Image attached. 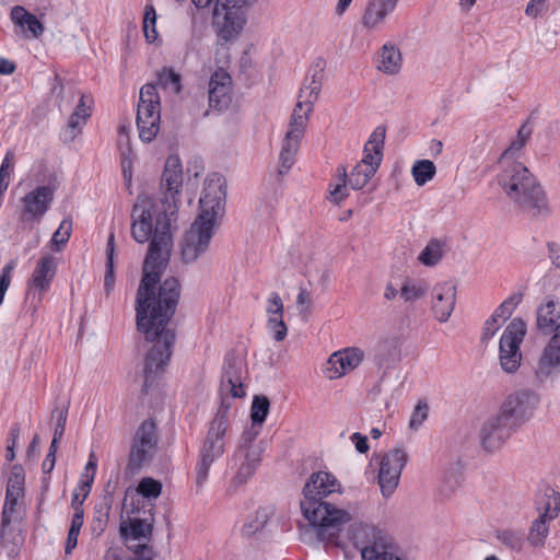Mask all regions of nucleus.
I'll return each instance as SVG.
<instances>
[{
	"mask_svg": "<svg viewBox=\"0 0 560 560\" xmlns=\"http://www.w3.org/2000/svg\"><path fill=\"white\" fill-rule=\"evenodd\" d=\"M176 214V207L158 203L148 196H138L131 210L133 240L138 243L151 241L136 299L138 330L145 340L154 341L144 360L142 396L150 393L164 373L175 342V332L167 325L176 312L182 288L175 277H168L161 283L160 279L161 270L168 261L171 223Z\"/></svg>",
	"mask_w": 560,
	"mask_h": 560,
	"instance_id": "1",
	"label": "nucleus"
},
{
	"mask_svg": "<svg viewBox=\"0 0 560 560\" xmlns=\"http://www.w3.org/2000/svg\"><path fill=\"white\" fill-rule=\"evenodd\" d=\"M245 374L246 364L244 359L234 352L226 353L220 384V407L209 423L195 466L196 485L198 488L206 485L212 464L221 458L225 452L230 429L229 410L231 405L229 398H242L246 395L243 383Z\"/></svg>",
	"mask_w": 560,
	"mask_h": 560,
	"instance_id": "2",
	"label": "nucleus"
},
{
	"mask_svg": "<svg viewBox=\"0 0 560 560\" xmlns=\"http://www.w3.org/2000/svg\"><path fill=\"white\" fill-rule=\"evenodd\" d=\"M342 486L334 474L318 470L311 474L303 489L300 506L303 516L316 529L320 541L334 542L341 526L349 521V514L337 509L327 499L340 494Z\"/></svg>",
	"mask_w": 560,
	"mask_h": 560,
	"instance_id": "3",
	"label": "nucleus"
},
{
	"mask_svg": "<svg viewBox=\"0 0 560 560\" xmlns=\"http://www.w3.org/2000/svg\"><path fill=\"white\" fill-rule=\"evenodd\" d=\"M533 133L529 121L517 130L516 138L506 148L499 160L501 172L498 182L510 199L523 209L541 210L545 207V194L528 168L516 159Z\"/></svg>",
	"mask_w": 560,
	"mask_h": 560,
	"instance_id": "4",
	"label": "nucleus"
},
{
	"mask_svg": "<svg viewBox=\"0 0 560 560\" xmlns=\"http://www.w3.org/2000/svg\"><path fill=\"white\" fill-rule=\"evenodd\" d=\"M225 198L226 185L223 176L218 173L208 176L199 199L200 212L180 242L184 262L191 264L208 250L214 234L217 217L224 209Z\"/></svg>",
	"mask_w": 560,
	"mask_h": 560,
	"instance_id": "5",
	"label": "nucleus"
},
{
	"mask_svg": "<svg viewBox=\"0 0 560 560\" xmlns=\"http://www.w3.org/2000/svg\"><path fill=\"white\" fill-rule=\"evenodd\" d=\"M325 68V59L322 57L316 58L308 71L311 81L307 84H303L300 89L299 101L293 109L289 130L283 139L279 155L278 173L280 176L287 174L295 163V156L305 133L308 116L322 90Z\"/></svg>",
	"mask_w": 560,
	"mask_h": 560,
	"instance_id": "6",
	"label": "nucleus"
},
{
	"mask_svg": "<svg viewBox=\"0 0 560 560\" xmlns=\"http://www.w3.org/2000/svg\"><path fill=\"white\" fill-rule=\"evenodd\" d=\"M257 0H191L198 9H206L212 3L213 8V25L218 28V36L229 42L238 36L243 31L246 20L247 10Z\"/></svg>",
	"mask_w": 560,
	"mask_h": 560,
	"instance_id": "7",
	"label": "nucleus"
},
{
	"mask_svg": "<svg viewBox=\"0 0 560 560\" xmlns=\"http://www.w3.org/2000/svg\"><path fill=\"white\" fill-rule=\"evenodd\" d=\"M24 483L25 475L22 466L14 465L7 482L5 499L1 511V539H8L12 534V526L22 523L26 516Z\"/></svg>",
	"mask_w": 560,
	"mask_h": 560,
	"instance_id": "8",
	"label": "nucleus"
},
{
	"mask_svg": "<svg viewBox=\"0 0 560 560\" xmlns=\"http://www.w3.org/2000/svg\"><path fill=\"white\" fill-rule=\"evenodd\" d=\"M386 128L377 126L364 144L363 159L347 175L348 185L354 189H362L377 172L382 160L385 143Z\"/></svg>",
	"mask_w": 560,
	"mask_h": 560,
	"instance_id": "9",
	"label": "nucleus"
},
{
	"mask_svg": "<svg viewBox=\"0 0 560 560\" xmlns=\"http://www.w3.org/2000/svg\"><path fill=\"white\" fill-rule=\"evenodd\" d=\"M161 103L156 86L147 83L140 89L137 108V127L139 138L143 142H151L160 131Z\"/></svg>",
	"mask_w": 560,
	"mask_h": 560,
	"instance_id": "10",
	"label": "nucleus"
},
{
	"mask_svg": "<svg viewBox=\"0 0 560 560\" xmlns=\"http://www.w3.org/2000/svg\"><path fill=\"white\" fill-rule=\"evenodd\" d=\"M526 335V324L520 318H513L505 327L499 342V357L502 369L508 373L515 372L521 364V345Z\"/></svg>",
	"mask_w": 560,
	"mask_h": 560,
	"instance_id": "11",
	"label": "nucleus"
},
{
	"mask_svg": "<svg viewBox=\"0 0 560 560\" xmlns=\"http://www.w3.org/2000/svg\"><path fill=\"white\" fill-rule=\"evenodd\" d=\"M538 404L539 397L534 390L521 389L505 398L500 411L518 428L533 417Z\"/></svg>",
	"mask_w": 560,
	"mask_h": 560,
	"instance_id": "12",
	"label": "nucleus"
},
{
	"mask_svg": "<svg viewBox=\"0 0 560 560\" xmlns=\"http://www.w3.org/2000/svg\"><path fill=\"white\" fill-rule=\"evenodd\" d=\"M407 462L408 454L402 447L390 450L382 456L378 485L384 497H389L394 493Z\"/></svg>",
	"mask_w": 560,
	"mask_h": 560,
	"instance_id": "13",
	"label": "nucleus"
},
{
	"mask_svg": "<svg viewBox=\"0 0 560 560\" xmlns=\"http://www.w3.org/2000/svg\"><path fill=\"white\" fill-rule=\"evenodd\" d=\"M55 198V188L50 185L37 186L22 198V223H39L50 209Z\"/></svg>",
	"mask_w": 560,
	"mask_h": 560,
	"instance_id": "14",
	"label": "nucleus"
},
{
	"mask_svg": "<svg viewBox=\"0 0 560 560\" xmlns=\"http://www.w3.org/2000/svg\"><path fill=\"white\" fill-rule=\"evenodd\" d=\"M365 540L355 541V548L360 550L362 560H404L395 552L394 546L374 527L362 529Z\"/></svg>",
	"mask_w": 560,
	"mask_h": 560,
	"instance_id": "15",
	"label": "nucleus"
},
{
	"mask_svg": "<svg viewBox=\"0 0 560 560\" xmlns=\"http://www.w3.org/2000/svg\"><path fill=\"white\" fill-rule=\"evenodd\" d=\"M183 187V166L178 155H170L166 159L161 177V189L163 198L160 200L164 206L176 207L178 210V197Z\"/></svg>",
	"mask_w": 560,
	"mask_h": 560,
	"instance_id": "16",
	"label": "nucleus"
},
{
	"mask_svg": "<svg viewBox=\"0 0 560 560\" xmlns=\"http://www.w3.org/2000/svg\"><path fill=\"white\" fill-rule=\"evenodd\" d=\"M515 429L517 428L514 423L500 411L483 424L480 433L481 445L485 450L493 452L501 447Z\"/></svg>",
	"mask_w": 560,
	"mask_h": 560,
	"instance_id": "17",
	"label": "nucleus"
},
{
	"mask_svg": "<svg viewBox=\"0 0 560 560\" xmlns=\"http://www.w3.org/2000/svg\"><path fill=\"white\" fill-rule=\"evenodd\" d=\"M57 272V262L52 255H43L27 281L28 294L38 295L42 299L43 294L50 289L51 282Z\"/></svg>",
	"mask_w": 560,
	"mask_h": 560,
	"instance_id": "18",
	"label": "nucleus"
},
{
	"mask_svg": "<svg viewBox=\"0 0 560 560\" xmlns=\"http://www.w3.org/2000/svg\"><path fill=\"white\" fill-rule=\"evenodd\" d=\"M456 303V287L451 281L438 283L432 290V311L440 323L451 317Z\"/></svg>",
	"mask_w": 560,
	"mask_h": 560,
	"instance_id": "19",
	"label": "nucleus"
},
{
	"mask_svg": "<svg viewBox=\"0 0 560 560\" xmlns=\"http://www.w3.org/2000/svg\"><path fill=\"white\" fill-rule=\"evenodd\" d=\"M232 79L224 70H217L209 81V107L218 112L228 108L231 103Z\"/></svg>",
	"mask_w": 560,
	"mask_h": 560,
	"instance_id": "20",
	"label": "nucleus"
},
{
	"mask_svg": "<svg viewBox=\"0 0 560 560\" xmlns=\"http://www.w3.org/2000/svg\"><path fill=\"white\" fill-rule=\"evenodd\" d=\"M364 353L359 348H346L334 352L327 362L329 378H338L352 370L362 362Z\"/></svg>",
	"mask_w": 560,
	"mask_h": 560,
	"instance_id": "21",
	"label": "nucleus"
},
{
	"mask_svg": "<svg viewBox=\"0 0 560 560\" xmlns=\"http://www.w3.org/2000/svg\"><path fill=\"white\" fill-rule=\"evenodd\" d=\"M398 0H369L361 23L368 30H378L393 13Z\"/></svg>",
	"mask_w": 560,
	"mask_h": 560,
	"instance_id": "22",
	"label": "nucleus"
},
{
	"mask_svg": "<svg viewBox=\"0 0 560 560\" xmlns=\"http://www.w3.org/2000/svg\"><path fill=\"white\" fill-rule=\"evenodd\" d=\"M266 311L268 313V328L273 334L276 341H282L288 334L283 322V303L277 292H271L267 300Z\"/></svg>",
	"mask_w": 560,
	"mask_h": 560,
	"instance_id": "23",
	"label": "nucleus"
},
{
	"mask_svg": "<svg viewBox=\"0 0 560 560\" xmlns=\"http://www.w3.org/2000/svg\"><path fill=\"white\" fill-rule=\"evenodd\" d=\"M560 366V329L550 338L539 359L537 376L540 380L549 377Z\"/></svg>",
	"mask_w": 560,
	"mask_h": 560,
	"instance_id": "24",
	"label": "nucleus"
},
{
	"mask_svg": "<svg viewBox=\"0 0 560 560\" xmlns=\"http://www.w3.org/2000/svg\"><path fill=\"white\" fill-rule=\"evenodd\" d=\"M235 456L241 460L235 479L238 483H244L257 469L261 460V450L257 446L241 445Z\"/></svg>",
	"mask_w": 560,
	"mask_h": 560,
	"instance_id": "25",
	"label": "nucleus"
},
{
	"mask_svg": "<svg viewBox=\"0 0 560 560\" xmlns=\"http://www.w3.org/2000/svg\"><path fill=\"white\" fill-rule=\"evenodd\" d=\"M12 22L23 30L25 36L38 38L44 33L43 23L36 18V15L30 13L25 8L15 5L11 10Z\"/></svg>",
	"mask_w": 560,
	"mask_h": 560,
	"instance_id": "26",
	"label": "nucleus"
},
{
	"mask_svg": "<svg viewBox=\"0 0 560 560\" xmlns=\"http://www.w3.org/2000/svg\"><path fill=\"white\" fill-rule=\"evenodd\" d=\"M153 506L150 509V517L130 518L128 523H121L120 534L125 539L139 540L141 538L150 539L153 532L154 517Z\"/></svg>",
	"mask_w": 560,
	"mask_h": 560,
	"instance_id": "27",
	"label": "nucleus"
},
{
	"mask_svg": "<svg viewBox=\"0 0 560 560\" xmlns=\"http://www.w3.org/2000/svg\"><path fill=\"white\" fill-rule=\"evenodd\" d=\"M535 506L539 516L555 520L560 513V492L547 487L535 499Z\"/></svg>",
	"mask_w": 560,
	"mask_h": 560,
	"instance_id": "28",
	"label": "nucleus"
},
{
	"mask_svg": "<svg viewBox=\"0 0 560 560\" xmlns=\"http://www.w3.org/2000/svg\"><path fill=\"white\" fill-rule=\"evenodd\" d=\"M376 68L385 74H396L401 68L402 57L398 47L386 43L382 46L377 55Z\"/></svg>",
	"mask_w": 560,
	"mask_h": 560,
	"instance_id": "29",
	"label": "nucleus"
},
{
	"mask_svg": "<svg viewBox=\"0 0 560 560\" xmlns=\"http://www.w3.org/2000/svg\"><path fill=\"white\" fill-rule=\"evenodd\" d=\"M91 115L92 108L86 104V96L82 94L73 113L69 117L65 140L72 141L81 132L82 126L86 124Z\"/></svg>",
	"mask_w": 560,
	"mask_h": 560,
	"instance_id": "30",
	"label": "nucleus"
},
{
	"mask_svg": "<svg viewBox=\"0 0 560 560\" xmlns=\"http://www.w3.org/2000/svg\"><path fill=\"white\" fill-rule=\"evenodd\" d=\"M560 316L557 311L556 303L552 300L547 301L537 310V328L544 334L553 330H560Z\"/></svg>",
	"mask_w": 560,
	"mask_h": 560,
	"instance_id": "31",
	"label": "nucleus"
},
{
	"mask_svg": "<svg viewBox=\"0 0 560 560\" xmlns=\"http://www.w3.org/2000/svg\"><path fill=\"white\" fill-rule=\"evenodd\" d=\"M400 348L398 340L386 339L378 343L375 352V363L380 368L389 366V364L399 361Z\"/></svg>",
	"mask_w": 560,
	"mask_h": 560,
	"instance_id": "32",
	"label": "nucleus"
},
{
	"mask_svg": "<svg viewBox=\"0 0 560 560\" xmlns=\"http://www.w3.org/2000/svg\"><path fill=\"white\" fill-rule=\"evenodd\" d=\"M131 444H140V446L155 450L158 445L155 422L151 419L144 420L137 429Z\"/></svg>",
	"mask_w": 560,
	"mask_h": 560,
	"instance_id": "33",
	"label": "nucleus"
},
{
	"mask_svg": "<svg viewBox=\"0 0 560 560\" xmlns=\"http://www.w3.org/2000/svg\"><path fill=\"white\" fill-rule=\"evenodd\" d=\"M551 520L541 517L538 515L529 527L527 540L535 548H541L545 546L546 539L549 535V522Z\"/></svg>",
	"mask_w": 560,
	"mask_h": 560,
	"instance_id": "34",
	"label": "nucleus"
},
{
	"mask_svg": "<svg viewBox=\"0 0 560 560\" xmlns=\"http://www.w3.org/2000/svg\"><path fill=\"white\" fill-rule=\"evenodd\" d=\"M154 85L156 89L161 88L170 93L178 94L182 91L180 74L171 68H163L158 72L156 84Z\"/></svg>",
	"mask_w": 560,
	"mask_h": 560,
	"instance_id": "35",
	"label": "nucleus"
},
{
	"mask_svg": "<svg viewBox=\"0 0 560 560\" xmlns=\"http://www.w3.org/2000/svg\"><path fill=\"white\" fill-rule=\"evenodd\" d=\"M436 174V167L430 160H418L411 167V175L418 186H424L433 179Z\"/></svg>",
	"mask_w": 560,
	"mask_h": 560,
	"instance_id": "36",
	"label": "nucleus"
},
{
	"mask_svg": "<svg viewBox=\"0 0 560 560\" xmlns=\"http://www.w3.org/2000/svg\"><path fill=\"white\" fill-rule=\"evenodd\" d=\"M153 448L140 446V444H131L128 456V468L131 471L139 470L145 463L152 459Z\"/></svg>",
	"mask_w": 560,
	"mask_h": 560,
	"instance_id": "37",
	"label": "nucleus"
},
{
	"mask_svg": "<svg viewBox=\"0 0 560 560\" xmlns=\"http://www.w3.org/2000/svg\"><path fill=\"white\" fill-rule=\"evenodd\" d=\"M444 243L434 238L431 240L419 255V261L428 267L435 266L443 257Z\"/></svg>",
	"mask_w": 560,
	"mask_h": 560,
	"instance_id": "38",
	"label": "nucleus"
},
{
	"mask_svg": "<svg viewBox=\"0 0 560 560\" xmlns=\"http://www.w3.org/2000/svg\"><path fill=\"white\" fill-rule=\"evenodd\" d=\"M495 538L512 551L520 552L524 546V533L522 530L505 528L495 532Z\"/></svg>",
	"mask_w": 560,
	"mask_h": 560,
	"instance_id": "39",
	"label": "nucleus"
},
{
	"mask_svg": "<svg viewBox=\"0 0 560 560\" xmlns=\"http://www.w3.org/2000/svg\"><path fill=\"white\" fill-rule=\"evenodd\" d=\"M270 401L267 396H254L250 407V420L253 427H261L269 413Z\"/></svg>",
	"mask_w": 560,
	"mask_h": 560,
	"instance_id": "40",
	"label": "nucleus"
},
{
	"mask_svg": "<svg viewBox=\"0 0 560 560\" xmlns=\"http://www.w3.org/2000/svg\"><path fill=\"white\" fill-rule=\"evenodd\" d=\"M428 291V285L423 280L406 281L400 289V298L405 302H413L421 299Z\"/></svg>",
	"mask_w": 560,
	"mask_h": 560,
	"instance_id": "41",
	"label": "nucleus"
},
{
	"mask_svg": "<svg viewBox=\"0 0 560 560\" xmlns=\"http://www.w3.org/2000/svg\"><path fill=\"white\" fill-rule=\"evenodd\" d=\"M143 33L148 43H154L158 39L156 12L152 3L144 7Z\"/></svg>",
	"mask_w": 560,
	"mask_h": 560,
	"instance_id": "42",
	"label": "nucleus"
},
{
	"mask_svg": "<svg viewBox=\"0 0 560 560\" xmlns=\"http://www.w3.org/2000/svg\"><path fill=\"white\" fill-rule=\"evenodd\" d=\"M114 233L110 232L107 241V248H106V272L104 277V288L107 292V294L110 292V290L114 287L115 283V275H114Z\"/></svg>",
	"mask_w": 560,
	"mask_h": 560,
	"instance_id": "43",
	"label": "nucleus"
},
{
	"mask_svg": "<svg viewBox=\"0 0 560 560\" xmlns=\"http://www.w3.org/2000/svg\"><path fill=\"white\" fill-rule=\"evenodd\" d=\"M137 492L149 501L156 500L162 492V483L154 478L144 477L139 481Z\"/></svg>",
	"mask_w": 560,
	"mask_h": 560,
	"instance_id": "44",
	"label": "nucleus"
},
{
	"mask_svg": "<svg viewBox=\"0 0 560 560\" xmlns=\"http://www.w3.org/2000/svg\"><path fill=\"white\" fill-rule=\"evenodd\" d=\"M72 232V221L69 219H63L59 228L55 231V233L51 236L50 244L51 248L55 252H60L61 247L65 246L71 236Z\"/></svg>",
	"mask_w": 560,
	"mask_h": 560,
	"instance_id": "45",
	"label": "nucleus"
},
{
	"mask_svg": "<svg viewBox=\"0 0 560 560\" xmlns=\"http://www.w3.org/2000/svg\"><path fill=\"white\" fill-rule=\"evenodd\" d=\"M523 300V294L521 292H516L506 298L492 313L494 317L498 319H502L505 322L511 317L514 310L518 306V304Z\"/></svg>",
	"mask_w": 560,
	"mask_h": 560,
	"instance_id": "46",
	"label": "nucleus"
},
{
	"mask_svg": "<svg viewBox=\"0 0 560 560\" xmlns=\"http://www.w3.org/2000/svg\"><path fill=\"white\" fill-rule=\"evenodd\" d=\"M109 513L110 510H107L105 504L98 503L95 505V513L91 523V532L95 537H100L105 532Z\"/></svg>",
	"mask_w": 560,
	"mask_h": 560,
	"instance_id": "47",
	"label": "nucleus"
},
{
	"mask_svg": "<svg viewBox=\"0 0 560 560\" xmlns=\"http://www.w3.org/2000/svg\"><path fill=\"white\" fill-rule=\"evenodd\" d=\"M339 179L332 190H330L329 200L334 203L339 205L347 197V168L346 166L338 167Z\"/></svg>",
	"mask_w": 560,
	"mask_h": 560,
	"instance_id": "48",
	"label": "nucleus"
},
{
	"mask_svg": "<svg viewBox=\"0 0 560 560\" xmlns=\"http://www.w3.org/2000/svg\"><path fill=\"white\" fill-rule=\"evenodd\" d=\"M13 159V154L11 152H7L2 163L0 165V199H2L5 190L9 187L10 183V168L12 167L11 161Z\"/></svg>",
	"mask_w": 560,
	"mask_h": 560,
	"instance_id": "49",
	"label": "nucleus"
},
{
	"mask_svg": "<svg viewBox=\"0 0 560 560\" xmlns=\"http://www.w3.org/2000/svg\"><path fill=\"white\" fill-rule=\"evenodd\" d=\"M119 482V475L116 474L115 476L112 475L105 485L104 488V494L101 499L100 503L105 504L107 510H112L113 503H114V494L117 489Z\"/></svg>",
	"mask_w": 560,
	"mask_h": 560,
	"instance_id": "50",
	"label": "nucleus"
},
{
	"mask_svg": "<svg viewBox=\"0 0 560 560\" xmlns=\"http://www.w3.org/2000/svg\"><path fill=\"white\" fill-rule=\"evenodd\" d=\"M52 415H54V417H56L54 436L61 440V438L65 433L67 418H68V406H65L61 409L54 410Z\"/></svg>",
	"mask_w": 560,
	"mask_h": 560,
	"instance_id": "51",
	"label": "nucleus"
},
{
	"mask_svg": "<svg viewBox=\"0 0 560 560\" xmlns=\"http://www.w3.org/2000/svg\"><path fill=\"white\" fill-rule=\"evenodd\" d=\"M428 410H429L428 405L419 401L412 412V416H411V419L409 422V427L411 429H418L423 423V421L427 419Z\"/></svg>",
	"mask_w": 560,
	"mask_h": 560,
	"instance_id": "52",
	"label": "nucleus"
},
{
	"mask_svg": "<svg viewBox=\"0 0 560 560\" xmlns=\"http://www.w3.org/2000/svg\"><path fill=\"white\" fill-rule=\"evenodd\" d=\"M500 323L498 317H494L492 314L485 323L482 335H481V341L488 342L499 330Z\"/></svg>",
	"mask_w": 560,
	"mask_h": 560,
	"instance_id": "53",
	"label": "nucleus"
},
{
	"mask_svg": "<svg viewBox=\"0 0 560 560\" xmlns=\"http://www.w3.org/2000/svg\"><path fill=\"white\" fill-rule=\"evenodd\" d=\"M14 269V265L12 262L7 264L0 275V305L2 304L4 300L5 292L10 285L11 282V272Z\"/></svg>",
	"mask_w": 560,
	"mask_h": 560,
	"instance_id": "54",
	"label": "nucleus"
},
{
	"mask_svg": "<svg viewBox=\"0 0 560 560\" xmlns=\"http://www.w3.org/2000/svg\"><path fill=\"white\" fill-rule=\"evenodd\" d=\"M296 304L300 313L304 316L311 314V298L310 292L305 288H300L296 296Z\"/></svg>",
	"mask_w": 560,
	"mask_h": 560,
	"instance_id": "55",
	"label": "nucleus"
},
{
	"mask_svg": "<svg viewBox=\"0 0 560 560\" xmlns=\"http://www.w3.org/2000/svg\"><path fill=\"white\" fill-rule=\"evenodd\" d=\"M546 9V0H530L526 5L525 13L532 19H537Z\"/></svg>",
	"mask_w": 560,
	"mask_h": 560,
	"instance_id": "56",
	"label": "nucleus"
},
{
	"mask_svg": "<svg viewBox=\"0 0 560 560\" xmlns=\"http://www.w3.org/2000/svg\"><path fill=\"white\" fill-rule=\"evenodd\" d=\"M350 440L353 442V444L355 446V450L359 453L365 454L369 451L370 447H369L366 435H363V434H361L359 432H354L350 436Z\"/></svg>",
	"mask_w": 560,
	"mask_h": 560,
	"instance_id": "57",
	"label": "nucleus"
},
{
	"mask_svg": "<svg viewBox=\"0 0 560 560\" xmlns=\"http://www.w3.org/2000/svg\"><path fill=\"white\" fill-rule=\"evenodd\" d=\"M133 560H153V549L147 544L138 545L135 548V559Z\"/></svg>",
	"mask_w": 560,
	"mask_h": 560,
	"instance_id": "58",
	"label": "nucleus"
},
{
	"mask_svg": "<svg viewBox=\"0 0 560 560\" xmlns=\"http://www.w3.org/2000/svg\"><path fill=\"white\" fill-rule=\"evenodd\" d=\"M93 480H94L93 475H91L90 477L86 475V479H81L79 481L77 491L80 490L82 492V498H81V501L79 502V504H83L84 500L89 495L91 488H92Z\"/></svg>",
	"mask_w": 560,
	"mask_h": 560,
	"instance_id": "59",
	"label": "nucleus"
},
{
	"mask_svg": "<svg viewBox=\"0 0 560 560\" xmlns=\"http://www.w3.org/2000/svg\"><path fill=\"white\" fill-rule=\"evenodd\" d=\"M83 520H84V511L82 508H77V511H74L70 524V528L73 532L80 533L82 526H83Z\"/></svg>",
	"mask_w": 560,
	"mask_h": 560,
	"instance_id": "60",
	"label": "nucleus"
},
{
	"mask_svg": "<svg viewBox=\"0 0 560 560\" xmlns=\"http://www.w3.org/2000/svg\"><path fill=\"white\" fill-rule=\"evenodd\" d=\"M548 253L552 264L560 269V246L555 242L548 243Z\"/></svg>",
	"mask_w": 560,
	"mask_h": 560,
	"instance_id": "61",
	"label": "nucleus"
},
{
	"mask_svg": "<svg viewBox=\"0 0 560 560\" xmlns=\"http://www.w3.org/2000/svg\"><path fill=\"white\" fill-rule=\"evenodd\" d=\"M459 475H446L443 485V491L453 492L454 489L459 485Z\"/></svg>",
	"mask_w": 560,
	"mask_h": 560,
	"instance_id": "62",
	"label": "nucleus"
},
{
	"mask_svg": "<svg viewBox=\"0 0 560 560\" xmlns=\"http://www.w3.org/2000/svg\"><path fill=\"white\" fill-rule=\"evenodd\" d=\"M79 534L80 533H78V532H73V530L69 529L67 540H66V546H65V552L67 555L71 553L72 550L77 547Z\"/></svg>",
	"mask_w": 560,
	"mask_h": 560,
	"instance_id": "63",
	"label": "nucleus"
},
{
	"mask_svg": "<svg viewBox=\"0 0 560 560\" xmlns=\"http://www.w3.org/2000/svg\"><path fill=\"white\" fill-rule=\"evenodd\" d=\"M16 69V65L4 57H0V74L9 75L12 74Z\"/></svg>",
	"mask_w": 560,
	"mask_h": 560,
	"instance_id": "64",
	"label": "nucleus"
}]
</instances>
